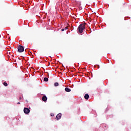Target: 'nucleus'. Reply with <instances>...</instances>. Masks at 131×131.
<instances>
[{
  "mask_svg": "<svg viewBox=\"0 0 131 131\" xmlns=\"http://www.w3.org/2000/svg\"><path fill=\"white\" fill-rule=\"evenodd\" d=\"M84 29H85V25H84L83 24H80L78 27V30L79 33H82Z\"/></svg>",
  "mask_w": 131,
  "mask_h": 131,
  "instance_id": "obj_1",
  "label": "nucleus"
},
{
  "mask_svg": "<svg viewBox=\"0 0 131 131\" xmlns=\"http://www.w3.org/2000/svg\"><path fill=\"white\" fill-rule=\"evenodd\" d=\"M17 49L18 53H22L24 52V47L21 45L18 46Z\"/></svg>",
  "mask_w": 131,
  "mask_h": 131,
  "instance_id": "obj_2",
  "label": "nucleus"
},
{
  "mask_svg": "<svg viewBox=\"0 0 131 131\" xmlns=\"http://www.w3.org/2000/svg\"><path fill=\"white\" fill-rule=\"evenodd\" d=\"M24 112L25 114H29V113H30V110L28 107H24Z\"/></svg>",
  "mask_w": 131,
  "mask_h": 131,
  "instance_id": "obj_3",
  "label": "nucleus"
},
{
  "mask_svg": "<svg viewBox=\"0 0 131 131\" xmlns=\"http://www.w3.org/2000/svg\"><path fill=\"white\" fill-rule=\"evenodd\" d=\"M62 116V114L59 113L56 117V119L57 120H59L60 119L61 117Z\"/></svg>",
  "mask_w": 131,
  "mask_h": 131,
  "instance_id": "obj_4",
  "label": "nucleus"
},
{
  "mask_svg": "<svg viewBox=\"0 0 131 131\" xmlns=\"http://www.w3.org/2000/svg\"><path fill=\"white\" fill-rule=\"evenodd\" d=\"M42 100L43 102H46L48 100V97H47V96L43 95L42 97Z\"/></svg>",
  "mask_w": 131,
  "mask_h": 131,
  "instance_id": "obj_5",
  "label": "nucleus"
},
{
  "mask_svg": "<svg viewBox=\"0 0 131 131\" xmlns=\"http://www.w3.org/2000/svg\"><path fill=\"white\" fill-rule=\"evenodd\" d=\"M64 90L66 91V92H67V93H69L70 92H71V89H69V88H66Z\"/></svg>",
  "mask_w": 131,
  "mask_h": 131,
  "instance_id": "obj_6",
  "label": "nucleus"
},
{
  "mask_svg": "<svg viewBox=\"0 0 131 131\" xmlns=\"http://www.w3.org/2000/svg\"><path fill=\"white\" fill-rule=\"evenodd\" d=\"M84 99H85V100H89V98H90V95L86 94L84 95Z\"/></svg>",
  "mask_w": 131,
  "mask_h": 131,
  "instance_id": "obj_7",
  "label": "nucleus"
},
{
  "mask_svg": "<svg viewBox=\"0 0 131 131\" xmlns=\"http://www.w3.org/2000/svg\"><path fill=\"white\" fill-rule=\"evenodd\" d=\"M43 81L47 82V81H49V78L48 77H45L43 79Z\"/></svg>",
  "mask_w": 131,
  "mask_h": 131,
  "instance_id": "obj_8",
  "label": "nucleus"
},
{
  "mask_svg": "<svg viewBox=\"0 0 131 131\" xmlns=\"http://www.w3.org/2000/svg\"><path fill=\"white\" fill-rule=\"evenodd\" d=\"M4 85H5V86H8V83L4 82L3 83Z\"/></svg>",
  "mask_w": 131,
  "mask_h": 131,
  "instance_id": "obj_9",
  "label": "nucleus"
},
{
  "mask_svg": "<svg viewBox=\"0 0 131 131\" xmlns=\"http://www.w3.org/2000/svg\"><path fill=\"white\" fill-rule=\"evenodd\" d=\"M59 85V83L58 82H55L54 83V86H58Z\"/></svg>",
  "mask_w": 131,
  "mask_h": 131,
  "instance_id": "obj_10",
  "label": "nucleus"
},
{
  "mask_svg": "<svg viewBox=\"0 0 131 131\" xmlns=\"http://www.w3.org/2000/svg\"><path fill=\"white\" fill-rule=\"evenodd\" d=\"M64 30H66L67 29H68V27H66L65 28H64Z\"/></svg>",
  "mask_w": 131,
  "mask_h": 131,
  "instance_id": "obj_11",
  "label": "nucleus"
},
{
  "mask_svg": "<svg viewBox=\"0 0 131 131\" xmlns=\"http://www.w3.org/2000/svg\"><path fill=\"white\" fill-rule=\"evenodd\" d=\"M65 31V29L63 28L61 29V31Z\"/></svg>",
  "mask_w": 131,
  "mask_h": 131,
  "instance_id": "obj_12",
  "label": "nucleus"
},
{
  "mask_svg": "<svg viewBox=\"0 0 131 131\" xmlns=\"http://www.w3.org/2000/svg\"><path fill=\"white\" fill-rule=\"evenodd\" d=\"M19 100H22V97H19Z\"/></svg>",
  "mask_w": 131,
  "mask_h": 131,
  "instance_id": "obj_13",
  "label": "nucleus"
},
{
  "mask_svg": "<svg viewBox=\"0 0 131 131\" xmlns=\"http://www.w3.org/2000/svg\"><path fill=\"white\" fill-rule=\"evenodd\" d=\"M97 67H98V69H99V68H100V66L97 65Z\"/></svg>",
  "mask_w": 131,
  "mask_h": 131,
  "instance_id": "obj_14",
  "label": "nucleus"
},
{
  "mask_svg": "<svg viewBox=\"0 0 131 131\" xmlns=\"http://www.w3.org/2000/svg\"><path fill=\"white\" fill-rule=\"evenodd\" d=\"M51 116H54V114H51Z\"/></svg>",
  "mask_w": 131,
  "mask_h": 131,
  "instance_id": "obj_15",
  "label": "nucleus"
},
{
  "mask_svg": "<svg viewBox=\"0 0 131 131\" xmlns=\"http://www.w3.org/2000/svg\"><path fill=\"white\" fill-rule=\"evenodd\" d=\"M20 104V102H17V104Z\"/></svg>",
  "mask_w": 131,
  "mask_h": 131,
  "instance_id": "obj_16",
  "label": "nucleus"
},
{
  "mask_svg": "<svg viewBox=\"0 0 131 131\" xmlns=\"http://www.w3.org/2000/svg\"><path fill=\"white\" fill-rule=\"evenodd\" d=\"M43 19H46V17H43Z\"/></svg>",
  "mask_w": 131,
  "mask_h": 131,
  "instance_id": "obj_17",
  "label": "nucleus"
}]
</instances>
